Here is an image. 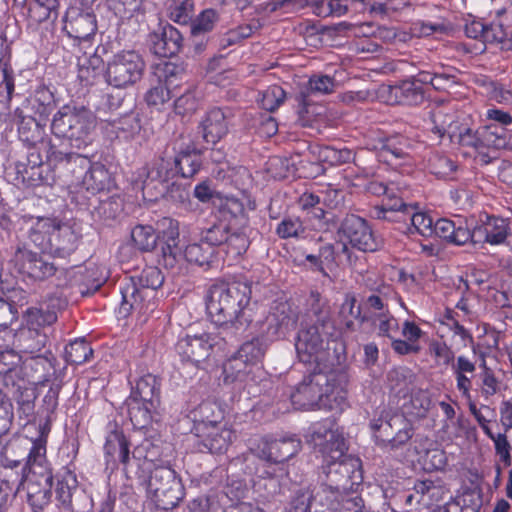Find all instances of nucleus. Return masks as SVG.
Returning <instances> with one entry per match:
<instances>
[{"label":"nucleus","instance_id":"obj_10","mask_svg":"<svg viewBox=\"0 0 512 512\" xmlns=\"http://www.w3.org/2000/svg\"><path fill=\"white\" fill-rule=\"evenodd\" d=\"M323 462L327 477L326 484L332 485L337 491L339 490L343 493L351 491L354 485L359 484L362 480L358 458L345 454L342 459L333 462Z\"/></svg>","mask_w":512,"mask_h":512},{"label":"nucleus","instance_id":"obj_34","mask_svg":"<svg viewBox=\"0 0 512 512\" xmlns=\"http://www.w3.org/2000/svg\"><path fill=\"white\" fill-rule=\"evenodd\" d=\"M191 416L195 423V430L199 432L207 426L222 423L223 411L216 403L204 401L191 412Z\"/></svg>","mask_w":512,"mask_h":512},{"label":"nucleus","instance_id":"obj_63","mask_svg":"<svg viewBox=\"0 0 512 512\" xmlns=\"http://www.w3.org/2000/svg\"><path fill=\"white\" fill-rule=\"evenodd\" d=\"M276 232L283 239L299 238L304 235L305 228L299 218L287 217L278 224Z\"/></svg>","mask_w":512,"mask_h":512},{"label":"nucleus","instance_id":"obj_12","mask_svg":"<svg viewBox=\"0 0 512 512\" xmlns=\"http://www.w3.org/2000/svg\"><path fill=\"white\" fill-rule=\"evenodd\" d=\"M222 338L212 333L187 335L178 340L176 350L182 360L199 365L211 354L214 347L220 345Z\"/></svg>","mask_w":512,"mask_h":512},{"label":"nucleus","instance_id":"obj_37","mask_svg":"<svg viewBox=\"0 0 512 512\" xmlns=\"http://www.w3.org/2000/svg\"><path fill=\"white\" fill-rule=\"evenodd\" d=\"M160 384L157 378L148 373L141 376L132 391L131 399L160 402Z\"/></svg>","mask_w":512,"mask_h":512},{"label":"nucleus","instance_id":"obj_57","mask_svg":"<svg viewBox=\"0 0 512 512\" xmlns=\"http://www.w3.org/2000/svg\"><path fill=\"white\" fill-rule=\"evenodd\" d=\"M356 300L351 295H346L339 311L341 323L349 331L355 330V320L360 316V308L355 306Z\"/></svg>","mask_w":512,"mask_h":512},{"label":"nucleus","instance_id":"obj_9","mask_svg":"<svg viewBox=\"0 0 512 512\" xmlns=\"http://www.w3.org/2000/svg\"><path fill=\"white\" fill-rule=\"evenodd\" d=\"M266 350V345L259 338L252 339L241 345L224 366L227 378L232 380H245L261 363Z\"/></svg>","mask_w":512,"mask_h":512},{"label":"nucleus","instance_id":"obj_27","mask_svg":"<svg viewBox=\"0 0 512 512\" xmlns=\"http://www.w3.org/2000/svg\"><path fill=\"white\" fill-rule=\"evenodd\" d=\"M342 493L332 485L322 484L312 494L311 501L302 503V509H309V512H336Z\"/></svg>","mask_w":512,"mask_h":512},{"label":"nucleus","instance_id":"obj_50","mask_svg":"<svg viewBox=\"0 0 512 512\" xmlns=\"http://www.w3.org/2000/svg\"><path fill=\"white\" fill-rule=\"evenodd\" d=\"M66 360L72 364L80 365L90 359L93 349L84 339L71 342L65 349Z\"/></svg>","mask_w":512,"mask_h":512},{"label":"nucleus","instance_id":"obj_35","mask_svg":"<svg viewBox=\"0 0 512 512\" xmlns=\"http://www.w3.org/2000/svg\"><path fill=\"white\" fill-rule=\"evenodd\" d=\"M111 182L110 173L100 162L92 163L82 180L85 189L93 194L109 189Z\"/></svg>","mask_w":512,"mask_h":512},{"label":"nucleus","instance_id":"obj_40","mask_svg":"<svg viewBox=\"0 0 512 512\" xmlns=\"http://www.w3.org/2000/svg\"><path fill=\"white\" fill-rule=\"evenodd\" d=\"M52 480V475L47 474L45 477L46 487L44 489H38L36 484L31 482L28 483V503L33 512H43V509L50 503Z\"/></svg>","mask_w":512,"mask_h":512},{"label":"nucleus","instance_id":"obj_58","mask_svg":"<svg viewBox=\"0 0 512 512\" xmlns=\"http://www.w3.org/2000/svg\"><path fill=\"white\" fill-rule=\"evenodd\" d=\"M431 406V399L427 391L418 390L411 396L407 413L415 418L425 417Z\"/></svg>","mask_w":512,"mask_h":512},{"label":"nucleus","instance_id":"obj_64","mask_svg":"<svg viewBox=\"0 0 512 512\" xmlns=\"http://www.w3.org/2000/svg\"><path fill=\"white\" fill-rule=\"evenodd\" d=\"M192 0H174L170 5V18L179 24H186L190 19L193 11Z\"/></svg>","mask_w":512,"mask_h":512},{"label":"nucleus","instance_id":"obj_18","mask_svg":"<svg viewBox=\"0 0 512 512\" xmlns=\"http://www.w3.org/2000/svg\"><path fill=\"white\" fill-rule=\"evenodd\" d=\"M197 436L201 439L203 448L214 454L225 453L236 437L227 423L207 426L206 429L197 432Z\"/></svg>","mask_w":512,"mask_h":512},{"label":"nucleus","instance_id":"obj_15","mask_svg":"<svg viewBox=\"0 0 512 512\" xmlns=\"http://www.w3.org/2000/svg\"><path fill=\"white\" fill-rule=\"evenodd\" d=\"M344 237L360 251H376L380 244L366 220L356 215L347 216L341 225Z\"/></svg>","mask_w":512,"mask_h":512},{"label":"nucleus","instance_id":"obj_48","mask_svg":"<svg viewBox=\"0 0 512 512\" xmlns=\"http://www.w3.org/2000/svg\"><path fill=\"white\" fill-rule=\"evenodd\" d=\"M116 137L124 140L132 139L140 132V121L135 115H125L111 122Z\"/></svg>","mask_w":512,"mask_h":512},{"label":"nucleus","instance_id":"obj_19","mask_svg":"<svg viewBox=\"0 0 512 512\" xmlns=\"http://www.w3.org/2000/svg\"><path fill=\"white\" fill-rule=\"evenodd\" d=\"M370 425L374 431H382L387 437L390 435L389 430L398 429L395 436L388 439L392 447L405 444L412 437L411 425L401 414L395 413L390 416L386 413L379 419L373 420Z\"/></svg>","mask_w":512,"mask_h":512},{"label":"nucleus","instance_id":"obj_60","mask_svg":"<svg viewBox=\"0 0 512 512\" xmlns=\"http://www.w3.org/2000/svg\"><path fill=\"white\" fill-rule=\"evenodd\" d=\"M285 97L286 93L282 87L278 85H272L263 91L259 102L263 109L269 112H273L283 104Z\"/></svg>","mask_w":512,"mask_h":512},{"label":"nucleus","instance_id":"obj_14","mask_svg":"<svg viewBox=\"0 0 512 512\" xmlns=\"http://www.w3.org/2000/svg\"><path fill=\"white\" fill-rule=\"evenodd\" d=\"M389 212H397L410 219V233H417L423 237H432L434 224L432 217L424 212H415L412 207L406 206L402 200H395L393 204H383L376 209V217L391 220Z\"/></svg>","mask_w":512,"mask_h":512},{"label":"nucleus","instance_id":"obj_33","mask_svg":"<svg viewBox=\"0 0 512 512\" xmlns=\"http://www.w3.org/2000/svg\"><path fill=\"white\" fill-rule=\"evenodd\" d=\"M217 19L218 15L214 9H206L192 20L190 33L195 42L196 52L202 51L205 35L214 28Z\"/></svg>","mask_w":512,"mask_h":512},{"label":"nucleus","instance_id":"obj_30","mask_svg":"<svg viewBox=\"0 0 512 512\" xmlns=\"http://www.w3.org/2000/svg\"><path fill=\"white\" fill-rule=\"evenodd\" d=\"M160 402L131 399L129 416L135 428L143 429L160 418Z\"/></svg>","mask_w":512,"mask_h":512},{"label":"nucleus","instance_id":"obj_42","mask_svg":"<svg viewBox=\"0 0 512 512\" xmlns=\"http://www.w3.org/2000/svg\"><path fill=\"white\" fill-rule=\"evenodd\" d=\"M55 224V219L37 218L29 229L30 240L41 250L45 251Z\"/></svg>","mask_w":512,"mask_h":512},{"label":"nucleus","instance_id":"obj_16","mask_svg":"<svg viewBox=\"0 0 512 512\" xmlns=\"http://www.w3.org/2000/svg\"><path fill=\"white\" fill-rule=\"evenodd\" d=\"M104 457L107 467L115 469L118 464L128 465L130 460L129 442L117 424L110 423L104 443Z\"/></svg>","mask_w":512,"mask_h":512},{"label":"nucleus","instance_id":"obj_49","mask_svg":"<svg viewBox=\"0 0 512 512\" xmlns=\"http://www.w3.org/2000/svg\"><path fill=\"white\" fill-rule=\"evenodd\" d=\"M371 320L378 333L389 339L397 336L399 331L398 320L390 312H378L371 314Z\"/></svg>","mask_w":512,"mask_h":512},{"label":"nucleus","instance_id":"obj_39","mask_svg":"<svg viewBox=\"0 0 512 512\" xmlns=\"http://www.w3.org/2000/svg\"><path fill=\"white\" fill-rule=\"evenodd\" d=\"M429 171L440 179H453L457 171V164L449 156L440 152L431 154L428 160Z\"/></svg>","mask_w":512,"mask_h":512},{"label":"nucleus","instance_id":"obj_59","mask_svg":"<svg viewBox=\"0 0 512 512\" xmlns=\"http://www.w3.org/2000/svg\"><path fill=\"white\" fill-rule=\"evenodd\" d=\"M213 254V248L201 243H193L186 246L184 252H182V259H186L188 262L204 265L208 263L209 258Z\"/></svg>","mask_w":512,"mask_h":512},{"label":"nucleus","instance_id":"obj_47","mask_svg":"<svg viewBox=\"0 0 512 512\" xmlns=\"http://www.w3.org/2000/svg\"><path fill=\"white\" fill-rule=\"evenodd\" d=\"M457 120L447 107L437 108L431 114L432 131L440 137L448 135Z\"/></svg>","mask_w":512,"mask_h":512},{"label":"nucleus","instance_id":"obj_61","mask_svg":"<svg viewBox=\"0 0 512 512\" xmlns=\"http://www.w3.org/2000/svg\"><path fill=\"white\" fill-rule=\"evenodd\" d=\"M482 371L479 373V387L481 394L485 398H489L497 393L499 390V381L495 377L492 369L487 367L486 362L483 361L480 365Z\"/></svg>","mask_w":512,"mask_h":512},{"label":"nucleus","instance_id":"obj_23","mask_svg":"<svg viewBox=\"0 0 512 512\" xmlns=\"http://www.w3.org/2000/svg\"><path fill=\"white\" fill-rule=\"evenodd\" d=\"M310 6L313 13L319 17H340L348 12L366 11L368 0H312Z\"/></svg>","mask_w":512,"mask_h":512},{"label":"nucleus","instance_id":"obj_56","mask_svg":"<svg viewBox=\"0 0 512 512\" xmlns=\"http://www.w3.org/2000/svg\"><path fill=\"white\" fill-rule=\"evenodd\" d=\"M415 491L423 497H427L431 502L437 503L444 499L447 493L445 487L440 481L426 479L415 484Z\"/></svg>","mask_w":512,"mask_h":512},{"label":"nucleus","instance_id":"obj_4","mask_svg":"<svg viewBox=\"0 0 512 512\" xmlns=\"http://www.w3.org/2000/svg\"><path fill=\"white\" fill-rule=\"evenodd\" d=\"M96 121L93 113L85 107L62 106L53 116L51 131L69 146L83 149L93 142Z\"/></svg>","mask_w":512,"mask_h":512},{"label":"nucleus","instance_id":"obj_36","mask_svg":"<svg viewBox=\"0 0 512 512\" xmlns=\"http://www.w3.org/2000/svg\"><path fill=\"white\" fill-rule=\"evenodd\" d=\"M465 34L472 39H480L483 41H491L494 39H502L506 36V32L502 30V25L493 24L485 25L480 20L472 19L465 24Z\"/></svg>","mask_w":512,"mask_h":512},{"label":"nucleus","instance_id":"obj_46","mask_svg":"<svg viewBox=\"0 0 512 512\" xmlns=\"http://www.w3.org/2000/svg\"><path fill=\"white\" fill-rule=\"evenodd\" d=\"M452 29L451 23L443 18L432 20H419L413 24V31L420 37L448 34Z\"/></svg>","mask_w":512,"mask_h":512},{"label":"nucleus","instance_id":"obj_38","mask_svg":"<svg viewBox=\"0 0 512 512\" xmlns=\"http://www.w3.org/2000/svg\"><path fill=\"white\" fill-rule=\"evenodd\" d=\"M77 487L76 476L69 470H65L58 478L56 486V499L58 506L64 510H70L73 491Z\"/></svg>","mask_w":512,"mask_h":512},{"label":"nucleus","instance_id":"obj_29","mask_svg":"<svg viewBox=\"0 0 512 512\" xmlns=\"http://www.w3.org/2000/svg\"><path fill=\"white\" fill-rule=\"evenodd\" d=\"M182 41L183 37L180 31L171 25H166L160 33L154 34L152 48L154 53L160 57H171L180 51Z\"/></svg>","mask_w":512,"mask_h":512},{"label":"nucleus","instance_id":"obj_22","mask_svg":"<svg viewBox=\"0 0 512 512\" xmlns=\"http://www.w3.org/2000/svg\"><path fill=\"white\" fill-rule=\"evenodd\" d=\"M163 73L164 83L160 81L156 86L150 88L145 95V100L150 106H161L166 103L171 98L170 89L177 86L174 79H182L184 75L182 69L173 63H165Z\"/></svg>","mask_w":512,"mask_h":512},{"label":"nucleus","instance_id":"obj_26","mask_svg":"<svg viewBox=\"0 0 512 512\" xmlns=\"http://www.w3.org/2000/svg\"><path fill=\"white\" fill-rule=\"evenodd\" d=\"M199 132L208 144H216L228 133L226 116L221 109L215 108L206 113L199 125Z\"/></svg>","mask_w":512,"mask_h":512},{"label":"nucleus","instance_id":"obj_55","mask_svg":"<svg viewBox=\"0 0 512 512\" xmlns=\"http://www.w3.org/2000/svg\"><path fill=\"white\" fill-rule=\"evenodd\" d=\"M486 96L499 104L512 106V89L496 81H484Z\"/></svg>","mask_w":512,"mask_h":512},{"label":"nucleus","instance_id":"obj_21","mask_svg":"<svg viewBox=\"0 0 512 512\" xmlns=\"http://www.w3.org/2000/svg\"><path fill=\"white\" fill-rule=\"evenodd\" d=\"M160 226L165 239L160 261L166 268H174L182 260V251L178 247L179 223L174 219L164 218Z\"/></svg>","mask_w":512,"mask_h":512},{"label":"nucleus","instance_id":"obj_8","mask_svg":"<svg viewBox=\"0 0 512 512\" xmlns=\"http://www.w3.org/2000/svg\"><path fill=\"white\" fill-rule=\"evenodd\" d=\"M333 328H321L320 325H305L298 332L295 348L301 362L315 364L317 368L326 367L324 362L328 352L326 345Z\"/></svg>","mask_w":512,"mask_h":512},{"label":"nucleus","instance_id":"obj_45","mask_svg":"<svg viewBox=\"0 0 512 512\" xmlns=\"http://www.w3.org/2000/svg\"><path fill=\"white\" fill-rule=\"evenodd\" d=\"M174 163L183 177H192L200 167L199 152L195 147L181 150Z\"/></svg>","mask_w":512,"mask_h":512},{"label":"nucleus","instance_id":"obj_51","mask_svg":"<svg viewBox=\"0 0 512 512\" xmlns=\"http://www.w3.org/2000/svg\"><path fill=\"white\" fill-rule=\"evenodd\" d=\"M56 320L57 315L54 311L38 307L29 308L26 313L27 329L40 330L42 327L53 324Z\"/></svg>","mask_w":512,"mask_h":512},{"label":"nucleus","instance_id":"obj_13","mask_svg":"<svg viewBox=\"0 0 512 512\" xmlns=\"http://www.w3.org/2000/svg\"><path fill=\"white\" fill-rule=\"evenodd\" d=\"M63 30L79 45H90V40L97 31L96 17L93 13L78 7H70L66 11Z\"/></svg>","mask_w":512,"mask_h":512},{"label":"nucleus","instance_id":"obj_41","mask_svg":"<svg viewBox=\"0 0 512 512\" xmlns=\"http://www.w3.org/2000/svg\"><path fill=\"white\" fill-rule=\"evenodd\" d=\"M399 102L407 105H417L424 100V92L415 80H405L399 85L392 87Z\"/></svg>","mask_w":512,"mask_h":512},{"label":"nucleus","instance_id":"obj_1","mask_svg":"<svg viewBox=\"0 0 512 512\" xmlns=\"http://www.w3.org/2000/svg\"><path fill=\"white\" fill-rule=\"evenodd\" d=\"M251 288L246 283H217L210 287L206 310L211 321L233 333L244 331L252 321Z\"/></svg>","mask_w":512,"mask_h":512},{"label":"nucleus","instance_id":"obj_17","mask_svg":"<svg viewBox=\"0 0 512 512\" xmlns=\"http://www.w3.org/2000/svg\"><path fill=\"white\" fill-rule=\"evenodd\" d=\"M266 335L269 339L284 337L296 324V314L288 302H278L272 308L265 320Z\"/></svg>","mask_w":512,"mask_h":512},{"label":"nucleus","instance_id":"obj_3","mask_svg":"<svg viewBox=\"0 0 512 512\" xmlns=\"http://www.w3.org/2000/svg\"><path fill=\"white\" fill-rule=\"evenodd\" d=\"M164 277L155 266L145 267L139 275L125 279L120 287L122 301L118 309L120 317H127L132 311L140 315L153 312L156 290L163 284Z\"/></svg>","mask_w":512,"mask_h":512},{"label":"nucleus","instance_id":"obj_52","mask_svg":"<svg viewBox=\"0 0 512 512\" xmlns=\"http://www.w3.org/2000/svg\"><path fill=\"white\" fill-rule=\"evenodd\" d=\"M262 27V23L259 19H252L249 23L239 25L238 27L229 30L224 38L223 41L227 45H234L242 40L252 36L255 32L260 30Z\"/></svg>","mask_w":512,"mask_h":512},{"label":"nucleus","instance_id":"obj_43","mask_svg":"<svg viewBox=\"0 0 512 512\" xmlns=\"http://www.w3.org/2000/svg\"><path fill=\"white\" fill-rule=\"evenodd\" d=\"M38 436L32 440V447L27 457L29 465L39 464L45 460L47 437L50 433V425L46 421L38 425Z\"/></svg>","mask_w":512,"mask_h":512},{"label":"nucleus","instance_id":"obj_2","mask_svg":"<svg viewBox=\"0 0 512 512\" xmlns=\"http://www.w3.org/2000/svg\"><path fill=\"white\" fill-rule=\"evenodd\" d=\"M295 409H327L342 411L346 404V392L340 386L335 372L326 373L319 368L303 378L290 395Z\"/></svg>","mask_w":512,"mask_h":512},{"label":"nucleus","instance_id":"obj_25","mask_svg":"<svg viewBox=\"0 0 512 512\" xmlns=\"http://www.w3.org/2000/svg\"><path fill=\"white\" fill-rule=\"evenodd\" d=\"M77 242L78 235L73 228L68 224H60L56 221L45 251L63 258L75 250Z\"/></svg>","mask_w":512,"mask_h":512},{"label":"nucleus","instance_id":"obj_62","mask_svg":"<svg viewBox=\"0 0 512 512\" xmlns=\"http://www.w3.org/2000/svg\"><path fill=\"white\" fill-rule=\"evenodd\" d=\"M225 252L232 258L241 256L249 246L247 236L242 232H235L226 235L224 241Z\"/></svg>","mask_w":512,"mask_h":512},{"label":"nucleus","instance_id":"obj_20","mask_svg":"<svg viewBox=\"0 0 512 512\" xmlns=\"http://www.w3.org/2000/svg\"><path fill=\"white\" fill-rule=\"evenodd\" d=\"M471 234L473 237L470 241L474 243L485 242L493 246L502 245L509 235V226L502 218L487 216L471 231Z\"/></svg>","mask_w":512,"mask_h":512},{"label":"nucleus","instance_id":"obj_7","mask_svg":"<svg viewBox=\"0 0 512 512\" xmlns=\"http://www.w3.org/2000/svg\"><path fill=\"white\" fill-rule=\"evenodd\" d=\"M144 69L145 63L136 51L121 50L107 62L106 81L115 88H127L142 78Z\"/></svg>","mask_w":512,"mask_h":512},{"label":"nucleus","instance_id":"obj_6","mask_svg":"<svg viewBox=\"0 0 512 512\" xmlns=\"http://www.w3.org/2000/svg\"><path fill=\"white\" fill-rule=\"evenodd\" d=\"M306 439L321 454L323 461L342 459L348 449L343 429L332 418L313 423Z\"/></svg>","mask_w":512,"mask_h":512},{"label":"nucleus","instance_id":"obj_11","mask_svg":"<svg viewBox=\"0 0 512 512\" xmlns=\"http://www.w3.org/2000/svg\"><path fill=\"white\" fill-rule=\"evenodd\" d=\"M12 263L24 280L33 282L48 279L56 272V267L52 262L26 248L16 250Z\"/></svg>","mask_w":512,"mask_h":512},{"label":"nucleus","instance_id":"obj_53","mask_svg":"<svg viewBox=\"0 0 512 512\" xmlns=\"http://www.w3.org/2000/svg\"><path fill=\"white\" fill-rule=\"evenodd\" d=\"M131 237L134 244L142 251L152 250L157 242V236L152 226L138 225L132 232Z\"/></svg>","mask_w":512,"mask_h":512},{"label":"nucleus","instance_id":"obj_54","mask_svg":"<svg viewBox=\"0 0 512 512\" xmlns=\"http://www.w3.org/2000/svg\"><path fill=\"white\" fill-rule=\"evenodd\" d=\"M132 456L138 461L155 464L161 459L162 449L158 444L151 440L144 439L134 448Z\"/></svg>","mask_w":512,"mask_h":512},{"label":"nucleus","instance_id":"obj_44","mask_svg":"<svg viewBox=\"0 0 512 512\" xmlns=\"http://www.w3.org/2000/svg\"><path fill=\"white\" fill-rule=\"evenodd\" d=\"M18 341L22 352L36 356L45 347L47 337L40 330L26 329L20 333Z\"/></svg>","mask_w":512,"mask_h":512},{"label":"nucleus","instance_id":"obj_31","mask_svg":"<svg viewBox=\"0 0 512 512\" xmlns=\"http://www.w3.org/2000/svg\"><path fill=\"white\" fill-rule=\"evenodd\" d=\"M308 316L315 325H320L323 330L325 328H333L331 321V310L329 301L320 293L312 291L307 300Z\"/></svg>","mask_w":512,"mask_h":512},{"label":"nucleus","instance_id":"obj_28","mask_svg":"<svg viewBox=\"0 0 512 512\" xmlns=\"http://www.w3.org/2000/svg\"><path fill=\"white\" fill-rule=\"evenodd\" d=\"M300 449V442L288 440H263L259 456L267 461L280 463L294 456Z\"/></svg>","mask_w":512,"mask_h":512},{"label":"nucleus","instance_id":"obj_32","mask_svg":"<svg viewBox=\"0 0 512 512\" xmlns=\"http://www.w3.org/2000/svg\"><path fill=\"white\" fill-rule=\"evenodd\" d=\"M14 115L18 125L19 137L22 141L35 145L43 140L45 135L44 126L33 117L23 115L20 109H16Z\"/></svg>","mask_w":512,"mask_h":512},{"label":"nucleus","instance_id":"obj_5","mask_svg":"<svg viewBox=\"0 0 512 512\" xmlns=\"http://www.w3.org/2000/svg\"><path fill=\"white\" fill-rule=\"evenodd\" d=\"M147 494L157 508L171 510L183 499L184 487L171 467L157 465L150 472Z\"/></svg>","mask_w":512,"mask_h":512},{"label":"nucleus","instance_id":"obj_24","mask_svg":"<svg viewBox=\"0 0 512 512\" xmlns=\"http://www.w3.org/2000/svg\"><path fill=\"white\" fill-rule=\"evenodd\" d=\"M434 235L456 245H464L473 237L466 221L460 217L438 219L434 224Z\"/></svg>","mask_w":512,"mask_h":512}]
</instances>
